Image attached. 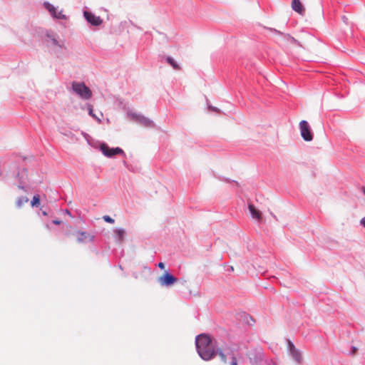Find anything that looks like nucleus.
Masks as SVG:
<instances>
[{"mask_svg": "<svg viewBox=\"0 0 365 365\" xmlns=\"http://www.w3.org/2000/svg\"><path fill=\"white\" fill-rule=\"evenodd\" d=\"M196 349L200 356L205 361L212 359L215 355L210 338L204 334L198 335L195 339Z\"/></svg>", "mask_w": 365, "mask_h": 365, "instance_id": "nucleus-1", "label": "nucleus"}, {"mask_svg": "<svg viewBox=\"0 0 365 365\" xmlns=\"http://www.w3.org/2000/svg\"><path fill=\"white\" fill-rule=\"evenodd\" d=\"M127 115L130 120H133L144 127L153 128L155 125L154 122L153 120H151L150 119L148 118L147 117H145L140 113H137L132 110L128 111Z\"/></svg>", "mask_w": 365, "mask_h": 365, "instance_id": "nucleus-2", "label": "nucleus"}, {"mask_svg": "<svg viewBox=\"0 0 365 365\" xmlns=\"http://www.w3.org/2000/svg\"><path fill=\"white\" fill-rule=\"evenodd\" d=\"M299 130L302 138L307 142L313 140V133L311 130V128L307 120H302L299 123Z\"/></svg>", "mask_w": 365, "mask_h": 365, "instance_id": "nucleus-3", "label": "nucleus"}, {"mask_svg": "<svg viewBox=\"0 0 365 365\" xmlns=\"http://www.w3.org/2000/svg\"><path fill=\"white\" fill-rule=\"evenodd\" d=\"M287 348L289 353L292 358L293 359V360L296 363L301 364L303 361V357L300 350L297 349L294 344L290 340H288L287 341Z\"/></svg>", "mask_w": 365, "mask_h": 365, "instance_id": "nucleus-4", "label": "nucleus"}, {"mask_svg": "<svg viewBox=\"0 0 365 365\" xmlns=\"http://www.w3.org/2000/svg\"><path fill=\"white\" fill-rule=\"evenodd\" d=\"M100 150L103 154L108 158H111L115 155H125V153L121 148L118 147L110 148L106 143H101L100 145Z\"/></svg>", "mask_w": 365, "mask_h": 365, "instance_id": "nucleus-5", "label": "nucleus"}, {"mask_svg": "<svg viewBox=\"0 0 365 365\" xmlns=\"http://www.w3.org/2000/svg\"><path fill=\"white\" fill-rule=\"evenodd\" d=\"M73 89L83 98H88L91 96L89 88L86 87L83 83H73Z\"/></svg>", "mask_w": 365, "mask_h": 365, "instance_id": "nucleus-6", "label": "nucleus"}, {"mask_svg": "<svg viewBox=\"0 0 365 365\" xmlns=\"http://www.w3.org/2000/svg\"><path fill=\"white\" fill-rule=\"evenodd\" d=\"M178 281V279L168 272H165L163 275L159 277L158 282L160 285L164 287H170Z\"/></svg>", "mask_w": 365, "mask_h": 365, "instance_id": "nucleus-7", "label": "nucleus"}, {"mask_svg": "<svg viewBox=\"0 0 365 365\" xmlns=\"http://www.w3.org/2000/svg\"><path fill=\"white\" fill-rule=\"evenodd\" d=\"M271 31L274 32V34H279L282 36V40L285 43H291L297 45L299 46H301L299 42L296 40L294 37L290 36L288 34H283L281 31L275 29H269Z\"/></svg>", "mask_w": 365, "mask_h": 365, "instance_id": "nucleus-8", "label": "nucleus"}, {"mask_svg": "<svg viewBox=\"0 0 365 365\" xmlns=\"http://www.w3.org/2000/svg\"><path fill=\"white\" fill-rule=\"evenodd\" d=\"M45 8L48 11V12L51 14V15L58 19H66V16L65 14H63V11L61 10L59 11H57V9L53 6L52 4H49L48 2L44 3Z\"/></svg>", "mask_w": 365, "mask_h": 365, "instance_id": "nucleus-9", "label": "nucleus"}, {"mask_svg": "<svg viewBox=\"0 0 365 365\" xmlns=\"http://www.w3.org/2000/svg\"><path fill=\"white\" fill-rule=\"evenodd\" d=\"M248 209L252 217L256 220L258 222H260L262 219V212L258 210L252 204H248Z\"/></svg>", "mask_w": 365, "mask_h": 365, "instance_id": "nucleus-10", "label": "nucleus"}, {"mask_svg": "<svg viewBox=\"0 0 365 365\" xmlns=\"http://www.w3.org/2000/svg\"><path fill=\"white\" fill-rule=\"evenodd\" d=\"M292 9L299 14L302 15L304 13V8L299 0H292Z\"/></svg>", "mask_w": 365, "mask_h": 365, "instance_id": "nucleus-11", "label": "nucleus"}, {"mask_svg": "<svg viewBox=\"0 0 365 365\" xmlns=\"http://www.w3.org/2000/svg\"><path fill=\"white\" fill-rule=\"evenodd\" d=\"M115 232V238L118 243H121L123 241L125 230L122 228H117L114 230Z\"/></svg>", "mask_w": 365, "mask_h": 365, "instance_id": "nucleus-12", "label": "nucleus"}, {"mask_svg": "<svg viewBox=\"0 0 365 365\" xmlns=\"http://www.w3.org/2000/svg\"><path fill=\"white\" fill-rule=\"evenodd\" d=\"M72 235L76 238V241L78 242H83L88 237V235L85 232L80 231H76L73 232Z\"/></svg>", "mask_w": 365, "mask_h": 365, "instance_id": "nucleus-13", "label": "nucleus"}, {"mask_svg": "<svg viewBox=\"0 0 365 365\" xmlns=\"http://www.w3.org/2000/svg\"><path fill=\"white\" fill-rule=\"evenodd\" d=\"M46 41L48 45L61 46L53 34H47Z\"/></svg>", "mask_w": 365, "mask_h": 365, "instance_id": "nucleus-14", "label": "nucleus"}, {"mask_svg": "<svg viewBox=\"0 0 365 365\" xmlns=\"http://www.w3.org/2000/svg\"><path fill=\"white\" fill-rule=\"evenodd\" d=\"M165 60L168 63H169L174 69L179 70L180 66L178 64V63L174 60L173 58L170 56H167L165 58Z\"/></svg>", "mask_w": 365, "mask_h": 365, "instance_id": "nucleus-15", "label": "nucleus"}, {"mask_svg": "<svg viewBox=\"0 0 365 365\" xmlns=\"http://www.w3.org/2000/svg\"><path fill=\"white\" fill-rule=\"evenodd\" d=\"M29 199L27 197H18L16 201V205L19 208H21L24 204L28 202Z\"/></svg>", "mask_w": 365, "mask_h": 365, "instance_id": "nucleus-16", "label": "nucleus"}, {"mask_svg": "<svg viewBox=\"0 0 365 365\" xmlns=\"http://www.w3.org/2000/svg\"><path fill=\"white\" fill-rule=\"evenodd\" d=\"M31 207H38L40 205V196L38 195H36L33 197L31 201Z\"/></svg>", "mask_w": 365, "mask_h": 365, "instance_id": "nucleus-17", "label": "nucleus"}, {"mask_svg": "<svg viewBox=\"0 0 365 365\" xmlns=\"http://www.w3.org/2000/svg\"><path fill=\"white\" fill-rule=\"evenodd\" d=\"M103 23V20L99 17L93 14V26H100Z\"/></svg>", "mask_w": 365, "mask_h": 365, "instance_id": "nucleus-18", "label": "nucleus"}, {"mask_svg": "<svg viewBox=\"0 0 365 365\" xmlns=\"http://www.w3.org/2000/svg\"><path fill=\"white\" fill-rule=\"evenodd\" d=\"M215 354H219L221 360L224 362V363H226L227 362V355L223 353V351L220 349H217L216 351H215Z\"/></svg>", "mask_w": 365, "mask_h": 365, "instance_id": "nucleus-19", "label": "nucleus"}, {"mask_svg": "<svg viewBox=\"0 0 365 365\" xmlns=\"http://www.w3.org/2000/svg\"><path fill=\"white\" fill-rule=\"evenodd\" d=\"M84 16L88 22L91 23V13L88 11H84Z\"/></svg>", "mask_w": 365, "mask_h": 365, "instance_id": "nucleus-20", "label": "nucleus"}, {"mask_svg": "<svg viewBox=\"0 0 365 365\" xmlns=\"http://www.w3.org/2000/svg\"><path fill=\"white\" fill-rule=\"evenodd\" d=\"M103 218L106 222H109V223H114V222H115L114 220L108 215H105V216H103Z\"/></svg>", "mask_w": 365, "mask_h": 365, "instance_id": "nucleus-21", "label": "nucleus"}, {"mask_svg": "<svg viewBox=\"0 0 365 365\" xmlns=\"http://www.w3.org/2000/svg\"><path fill=\"white\" fill-rule=\"evenodd\" d=\"M208 108H209V110L214 111V112H217V113L220 112V110L219 108H217L215 106H210V105L208 106Z\"/></svg>", "mask_w": 365, "mask_h": 365, "instance_id": "nucleus-22", "label": "nucleus"}, {"mask_svg": "<svg viewBox=\"0 0 365 365\" xmlns=\"http://www.w3.org/2000/svg\"><path fill=\"white\" fill-rule=\"evenodd\" d=\"M231 359L232 361L230 365H237V359L233 355L231 356Z\"/></svg>", "mask_w": 365, "mask_h": 365, "instance_id": "nucleus-23", "label": "nucleus"}, {"mask_svg": "<svg viewBox=\"0 0 365 365\" xmlns=\"http://www.w3.org/2000/svg\"><path fill=\"white\" fill-rule=\"evenodd\" d=\"M358 349L356 346L351 347V354L354 355L357 352Z\"/></svg>", "mask_w": 365, "mask_h": 365, "instance_id": "nucleus-24", "label": "nucleus"}, {"mask_svg": "<svg viewBox=\"0 0 365 365\" xmlns=\"http://www.w3.org/2000/svg\"><path fill=\"white\" fill-rule=\"evenodd\" d=\"M92 117H93V118L96 119L98 123L101 122L100 118L96 116L95 114L93 113Z\"/></svg>", "mask_w": 365, "mask_h": 365, "instance_id": "nucleus-25", "label": "nucleus"}, {"mask_svg": "<svg viewBox=\"0 0 365 365\" xmlns=\"http://www.w3.org/2000/svg\"><path fill=\"white\" fill-rule=\"evenodd\" d=\"M158 267L160 268V269H164L165 268V264L163 262H159L158 264Z\"/></svg>", "mask_w": 365, "mask_h": 365, "instance_id": "nucleus-26", "label": "nucleus"}, {"mask_svg": "<svg viewBox=\"0 0 365 365\" xmlns=\"http://www.w3.org/2000/svg\"><path fill=\"white\" fill-rule=\"evenodd\" d=\"M361 225L365 227V217L361 220Z\"/></svg>", "mask_w": 365, "mask_h": 365, "instance_id": "nucleus-27", "label": "nucleus"}, {"mask_svg": "<svg viewBox=\"0 0 365 365\" xmlns=\"http://www.w3.org/2000/svg\"><path fill=\"white\" fill-rule=\"evenodd\" d=\"M53 223L55 224V225H60L61 224V221L58 220H54L53 221Z\"/></svg>", "mask_w": 365, "mask_h": 365, "instance_id": "nucleus-28", "label": "nucleus"}, {"mask_svg": "<svg viewBox=\"0 0 365 365\" xmlns=\"http://www.w3.org/2000/svg\"><path fill=\"white\" fill-rule=\"evenodd\" d=\"M88 114H89L90 115H91V107H88Z\"/></svg>", "mask_w": 365, "mask_h": 365, "instance_id": "nucleus-29", "label": "nucleus"}, {"mask_svg": "<svg viewBox=\"0 0 365 365\" xmlns=\"http://www.w3.org/2000/svg\"><path fill=\"white\" fill-rule=\"evenodd\" d=\"M269 365H277V364L274 362H273V361H270L269 363Z\"/></svg>", "mask_w": 365, "mask_h": 365, "instance_id": "nucleus-30", "label": "nucleus"}, {"mask_svg": "<svg viewBox=\"0 0 365 365\" xmlns=\"http://www.w3.org/2000/svg\"><path fill=\"white\" fill-rule=\"evenodd\" d=\"M346 20H347V18H346L345 16H343V21H344L345 23H347V22H346Z\"/></svg>", "mask_w": 365, "mask_h": 365, "instance_id": "nucleus-31", "label": "nucleus"}, {"mask_svg": "<svg viewBox=\"0 0 365 365\" xmlns=\"http://www.w3.org/2000/svg\"><path fill=\"white\" fill-rule=\"evenodd\" d=\"M361 190H362L363 193L365 195V187H363Z\"/></svg>", "mask_w": 365, "mask_h": 365, "instance_id": "nucleus-32", "label": "nucleus"}, {"mask_svg": "<svg viewBox=\"0 0 365 365\" xmlns=\"http://www.w3.org/2000/svg\"><path fill=\"white\" fill-rule=\"evenodd\" d=\"M271 215H272V216L274 218H275V219L277 220L276 216H275L272 212H271Z\"/></svg>", "mask_w": 365, "mask_h": 365, "instance_id": "nucleus-33", "label": "nucleus"}, {"mask_svg": "<svg viewBox=\"0 0 365 365\" xmlns=\"http://www.w3.org/2000/svg\"><path fill=\"white\" fill-rule=\"evenodd\" d=\"M43 215H46L47 213L44 211V212H43Z\"/></svg>", "mask_w": 365, "mask_h": 365, "instance_id": "nucleus-34", "label": "nucleus"}]
</instances>
